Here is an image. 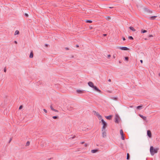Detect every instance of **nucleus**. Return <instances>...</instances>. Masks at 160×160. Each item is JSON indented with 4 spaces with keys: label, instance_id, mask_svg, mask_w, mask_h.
I'll use <instances>...</instances> for the list:
<instances>
[{
    "label": "nucleus",
    "instance_id": "obj_45",
    "mask_svg": "<svg viewBox=\"0 0 160 160\" xmlns=\"http://www.w3.org/2000/svg\"><path fill=\"white\" fill-rule=\"evenodd\" d=\"M14 42L16 43V44H17V42L16 41H14Z\"/></svg>",
    "mask_w": 160,
    "mask_h": 160
},
{
    "label": "nucleus",
    "instance_id": "obj_35",
    "mask_svg": "<svg viewBox=\"0 0 160 160\" xmlns=\"http://www.w3.org/2000/svg\"><path fill=\"white\" fill-rule=\"evenodd\" d=\"M6 71H7L6 68V67H5L4 69V72H6Z\"/></svg>",
    "mask_w": 160,
    "mask_h": 160
},
{
    "label": "nucleus",
    "instance_id": "obj_31",
    "mask_svg": "<svg viewBox=\"0 0 160 160\" xmlns=\"http://www.w3.org/2000/svg\"><path fill=\"white\" fill-rule=\"evenodd\" d=\"M12 137H11L10 138V140H9V142L8 143H10V142L12 141Z\"/></svg>",
    "mask_w": 160,
    "mask_h": 160
},
{
    "label": "nucleus",
    "instance_id": "obj_20",
    "mask_svg": "<svg viewBox=\"0 0 160 160\" xmlns=\"http://www.w3.org/2000/svg\"><path fill=\"white\" fill-rule=\"evenodd\" d=\"M142 105H140L137 107V108L138 109H142Z\"/></svg>",
    "mask_w": 160,
    "mask_h": 160
},
{
    "label": "nucleus",
    "instance_id": "obj_55",
    "mask_svg": "<svg viewBox=\"0 0 160 160\" xmlns=\"http://www.w3.org/2000/svg\"><path fill=\"white\" fill-rule=\"evenodd\" d=\"M159 76L160 77V73H159Z\"/></svg>",
    "mask_w": 160,
    "mask_h": 160
},
{
    "label": "nucleus",
    "instance_id": "obj_25",
    "mask_svg": "<svg viewBox=\"0 0 160 160\" xmlns=\"http://www.w3.org/2000/svg\"><path fill=\"white\" fill-rule=\"evenodd\" d=\"M93 112H94L95 113H96V115L97 116H100L98 112H97L96 111H93Z\"/></svg>",
    "mask_w": 160,
    "mask_h": 160
},
{
    "label": "nucleus",
    "instance_id": "obj_12",
    "mask_svg": "<svg viewBox=\"0 0 160 160\" xmlns=\"http://www.w3.org/2000/svg\"><path fill=\"white\" fill-rule=\"evenodd\" d=\"M33 57V52L32 50L31 51L29 57L30 58H32Z\"/></svg>",
    "mask_w": 160,
    "mask_h": 160
},
{
    "label": "nucleus",
    "instance_id": "obj_18",
    "mask_svg": "<svg viewBox=\"0 0 160 160\" xmlns=\"http://www.w3.org/2000/svg\"><path fill=\"white\" fill-rule=\"evenodd\" d=\"M129 28L131 30H132L133 32H135L136 31V29H135L132 26L129 27Z\"/></svg>",
    "mask_w": 160,
    "mask_h": 160
},
{
    "label": "nucleus",
    "instance_id": "obj_38",
    "mask_svg": "<svg viewBox=\"0 0 160 160\" xmlns=\"http://www.w3.org/2000/svg\"><path fill=\"white\" fill-rule=\"evenodd\" d=\"M149 39V38L148 37L147 38H144V39L146 40H148Z\"/></svg>",
    "mask_w": 160,
    "mask_h": 160
},
{
    "label": "nucleus",
    "instance_id": "obj_47",
    "mask_svg": "<svg viewBox=\"0 0 160 160\" xmlns=\"http://www.w3.org/2000/svg\"><path fill=\"white\" fill-rule=\"evenodd\" d=\"M81 144H84V142H81Z\"/></svg>",
    "mask_w": 160,
    "mask_h": 160
},
{
    "label": "nucleus",
    "instance_id": "obj_10",
    "mask_svg": "<svg viewBox=\"0 0 160 160\" xmlns=\"http://www.w3.org/2000/svg\"><path fill=\"white\" fill-rule=\"evenodd\" d=\"M113 117L112 115H110L108 116H105V118L108 120H112V118Z\"/></svg>",
    "mask_w": 160,
    "mask_h": 160
},
{
    "label": "nucleus",
    "instance_id": "obj_43",
    "mask_svg": "<svg viewBox=\"0 0 160 160\" xmlns=\"http://www.w3.org/2000/svg\"><path fill=\"white\" fill-rule=\"evenodd\" d=\"M140 62L141 63H143V61L142 60H140Z\"/></svg>",
    "mask_w": 160,
    "mask_h": 160
},
{
    "label": "nucleus",
    "instance_id": "obj_13",
    "mask_svg": "<svg viewBox=\"0 0 160 160\" xmlns=\"http://www.w3.org/2000/svg\"><path fill=\"white\" fill-rule=\"evenodd\" d=\"M144 10L145 12H149V13H152V11H150V10H149L147 8H145L144 9Z\"/></svg>",
    "mask_w": 160,
    "mask_h": 160
},
{
    "label": "nucleus",
    "instance_id": "obj_32",
    "mask_svg": "<svg viewBox=\"0 0 160 160\" xmlns=\"http://www.w3.org/2000/svg\"><path fill=\"white\" fill-rule=\"evenodd\" d=\"M24 15L25 17H28V14L27 13H25L24 14Z\"/></svg>",
    "mask_w": 160,
    "mask_h": 160
},
{
    "label": "nucleus",
    "instance_id": "obj_16",
    "mask_svg": "<svg viewBox=\"0 0 160 160\" xmlns=\"http://www.w3.org/2000/svg\"><path fill=\"white\" fill-rule=\"evenodd\" d=\"M98 149H93L92 150H91V152L92 153H95L97 152H98Z\"/></svg>",
    "mask_w": 160,
    "mask_h": 160
},
{
    "label": "nucleus",
    "instance_id": "obj_26",
    "mask_svg": "<svg viewBox=\"0 0 160 160\" xmlns=\"http://www.w3.org/2000/svg\"><path fill=\"white\" fill-rule=\"evenodd\" d=\"M29 145H30V142L29 141H27L26 143V147L28 146Z\"/></svg>",
    "mask_w": 160,
    "mask_h": 160
},
{
    "label": "nucleus",
    "instance_id": "obj_21",
    "mask_svg": "<svg viewBox=\"0 0 160 160\" xmlns=\"http://www.w3.org/2000/svg\"><path fill=\"white\" fill-rule=\"evenodd\" d=\"M52 118L54 119H58L59 117L58 116H54L52 117Z\"/></svg>",
    "mask_w": 160,
    "mask_h": 160
},
{
    "label": "nucleus",
    "instance_id": "obj_22",
    "mask_svg": "<svg viewBox=\"0 0 160 160\" xmlns=\"http://www.w3.org/2000/svg\"><path fill=\"white\" fill-rule=\"evenodd\" d=\"M130 156L129 153H127V159L128 160L130 159Z\"/></svg>",
    "mask_w": 160,
    "mask_h": 160
},
{
    "label": "nucleus",
    "instance_id": "obj_19",
    "mask_svg": "<svg viewBox=\"0 0 160 160\" xmlns=\"http://www.w3.org/2000/svg\"><path fill=\"white\" fill-rule=\"evenodd\" d=\"M85 22H86V23H91L92 22V21L91 20H85Z\"/></svg>",
    "mask_w": 160,
    "mask_h": 160
},
{
    "label": "nucleus",
    "instance_id": "obj_34",
    "mask_svg": "<svg viewBox=\"0 0 160 160\" xmlns=\"http://www.w3.org/2000/svg\"><path fill=\"white\" fill-rule=\"evenodd\" d=\"M116 54H114L113 55V57L114 58H115L116 57Z\"/></svg>",
    "mask_w": 160,
    "mask_h": 160
},
{
    "label": "nucleus",
    "instance_id": "obj_54",
    "mask_svg": "<svg viewBox=\"0 0 160 160\" xmlns=\"http://www.w3.org/2000/svg\"><path fill=\"white\" fill-rule=\"evenodd\" d=\"M74 57V56H72V58H73Z\"/></svg>",
    "mask_w": 160,
    "mask_h": 160
},
{
    "label": "nucleus",
    "instance_id": "obj_23",
    "mask_svg": "<svg viewBox=\"0 0 160 160\" xmlns=\"http://www.w3.org/2000/svg\"><path fill=\"white\" fill-rule=\"evenodd\" d=\"M147 32V31L145 30L142 29L141 31V32L142 33H144L145 32Z\"/></svg>",
    "mask_w": 160,
    "mask_h": 160
},
{
    "label": "nucleus",
    "instance_id": "obj_14",
    "mask_svg": "<svg viewBox=\"0 0 160 160\" xmlns=\"http://www.w3.org/2000/svg\"><path fill=\"white\" fill-rule=\"evenodd\" d=\"M139 116L142 118L144 120H146L147 119V118L146 117L140 114H139Z\"/></svg>",
    "mask_w": 160,
    "mask_h": 160
},
{
    "label": "nucleus",
    "instance_id": "obj_29",
    "mask_svg": "<svg viewBox=\"0 0 160 160\" xmlns=\"http://www.w3.org/2000/svg\"><path fill=\"white\" fill-rule=\"evenodd\" d=\"M111 19V17L109 16H107L106 17V19L107 20H108Z\"/></svg>",
    "mask_w": 160,
    "mask_h": 160
},
{
    "label": "nucleus",
    "instance_id": "obj_3",
    "mask_svg": "<svg viewBox=\"0 0 160 160\" xmlns=\"http://www.w3.org/2000/svg\"><path fill=\"white\" fill-rule=\"evenodd\" d=\"M101 121L102 122V124L103 125L102 127V129L103 131V129H105L107 127V123L102 119H101Z\"/></svg>",
    "mask_w": 160,
    "mask_h": 160
},
{
    "label": "nucleus",
    "instance_id": "obj_51",
    "mask_svg": "<svg viewBox=\"0 0 160 160\" xmlns=\"http://www.w3.org/2000/svg\"><path fill=\"white\" fill-rule=\"evenodd\" d=\"M52 158H48V160H51Z\"/></svg>",
    "mask_w": 160,
    "mask_h": 160
},
{
    "label": "nucleus",
    "instance_id": "obj_27",
    "mask_svg": "<svg viewBox=\"0 0 160 160\" xmlns=\"http://www.w3.org/2000/svg\"><path fill=\"white\" fill-rule=\"evenodd\" d=\"M129 59V57H125V60L127 61H128Z\"/></svg>",
    "mask_w": 160,
    "mask_h": 160
},
{
    "label": "nucleus",
    "instance_id": "obj_42",
    "mask_svg": "<svg viewBox=\"0 0 160 160\" xmlns=\"http://www.w3.org/2000/svg\"><path fill=\"white\" fill-rule=\"evenodd\" d=\"M76 47L77 48H78L79 47V46L77 44L76 45Z\"/></svg>",
    "mask_w": 160,
    "mask_h": 160
},
{
    "label": "nucleus",
    "instance_id": "obj_50",
    "mask_svg": "<svg viewBox=\"0 0 160 160\" xmlns=\"http://www.w3.org/2000/svg\"><path fill=\"white\" fill-rule=\"evenodd\" d=\"M108 81L109 82H111V79H109L108 80Z\"/></svg>",
    "mask_w": 160,
    "mask_h": 160
},
{
    "label": "nucleus",
    "instance_id": "obj_49",
    "mask_svg": "<svg viewBox=\"0 0 160 160\" xmlns=\"http://www.w3.org/2000/svg\"><path fill=\"white\" fill-rule=\"evenodd\" d=\"M45 45V46H46V47H47L48 46V44H46Z\"/></svg>",
    "mask_w": 160,
    "mask_h": 160
},
{
    "label": "nucleus",
    "instance_id": "obj_37",
    "mask_svg": "<svg viewBox=\"0 0 160 160\" xmlns=\"http://www.w3.org/2000/svg\"><path fill=\"white\" fill-rule=\"evenodd\" d=\"M153 36L152 35H149L148 37L149 38L151 37H153Z\"/></svg>",
    "mask_w": 160,
    "mask_h": 160
},
{
    "label": "nucleus",
    "instance_id": "obj_8",
    "mask_svg": "<svg viewBox=\"0 0 160 160\" xmlns=\"http://www.w3.org/2000/svg\"><path fill=\"white\" fill-rule=\"evenodd\" d=\"M88 84L90 87L92 88L94 86L93 83L91 81H89L88 82Z\"/></svg>",
    "mask_w": 160,
    "mask_h": 160
},
{
    "label": "nucleus",
    "instance_id": "obj_24",
    "mask_svg": "<svg viewBox=\"0 0 160 160\" xmlns=\"http://www.w3.org/2000/svg\"><path fill=\"white\" fill-rule=\"evenodd\" d=\"M19 34V32L18 30H16V31L14 35H18Z\"/></svg>",
    "mask_w": 160,
    "mask_h": 160
},
{
    "label": "nucleus",
    "instance_id": "obj_53",
    "mask_svg": "<svg viewBox=\"0 0 160 160\" xmlns=\"http://www.w3.org/2000/svg\"><path fill=\"white\" fill-rule=\"evenodd\" d=\"M74 138V137H73L72 138H72V139H73V138Z\"/></svg>",
    "mask_w": 160,
    "mask_h": 160
},
{
    "label": "nucleus",
    "instance_id": "obj_4",
    "mask_svg": "<svg viewBox=\"0 0 160 160\" xmlns=\"http://www.w3.org/2000/svg\"><path fill=\"white\" fill-rule=\"evenodd\" d=\"M120 133L121 135V138L122 140H124L125 139L124 134L123 133V131L122 129H121L120 131Z\"/></svg>",
    "mask_w": 160,
    "mask_h": 160
},
{
    "label": "nucleus",
    "instance_id": "obj_41",
    "mask_svg": "<svg viewBox=\"0 0 160 160\" xmlns=\"http://www.w3.org/2000/svg\"><path fill=\"white\" fill-rule=\"evenodd\" d=\"M122 38L123 40V41H125V40H126V39H125V38L124 37H122Z\"/></svg>",
    "mask_w": 160,
    "mask_h": 160
},
{
    "label": "nucleus",
    "instance_id": "obj_2",
    "mask_svg": "<svg viewBox=\"0 0 160 160\" xmlns=\"http://www.w3.org/2000/svg\"><path fill=\"white\" fill-rule=\"evenodd\" d=\"M120 120V118L118 114L115 115V122L117 123H119Z\"/></svg>",
    "mask_w": 160,
    "mask_h": 160
},
{
    "label": "nucleus",
    "instance_id": "obj_52",
    "mask_svg": "<svg viewBox=\"0 0 160 160\" xmlns=\"http://www.w3.org/2000/svg\"><path fill=\"white\" fill-rule=\"evenodd\" d=\"M119 63H121V61H119Z\"/></svg>",
    "mask_w": 160,
    "mask_h": 160
},
{
    "label": "nucleus",
    "instance_id": "obj_39",
    "mask_svg": "<svg viewBox=\"0 0 160 160\" xmlns=\"http://www.w3.org/2000/svg\"><path fill=\"white\" fill-rule=\"evenodd\" d=\"M65 49L66 50H69V48H67V47H66L65 48Z\"/></svg>",
    "mask_w": 160,
    "mask_h": 160
},
{
    "label": "nucleus",
    "instance_id": "obj_5",
    "mask_svg": "<svg viewBox=\"0 0 160 160\" xmlns=\"http://www.w3.org/2000/svg\"><path fill=\"white\" fill-rule=\"evenodd\" d=\"M105 130V129H103V130L102 131V137L104 138L106 137L107 135L106 131Z\"/></svg>",
    "mask_w": 160,
    "mask_h": 160
},
{
    "label": "nucleus",
    "instance_id": "obj_17",
    "mask_svg": "<svg viewBox=\"0 0 160 160\" xmlns=\"http://www.w3.org/2000/svg\"><path fill=\"white\" fill-rule=\"evenodd\" d=\"M50 108L53 111H54L55 112H58V111L56 109H55L54 108H53V107H52V105L50 106Z\"/></svg>",
    "mask_w": 160,
    "mask_h": 160
},
{
    "label": "nucleus",
    "instance_id": "obj_1",
    "mask_svg": "<svg viewBox=\"0 0 160 160\" xmlns=\"http://www.w3.org/2000/svg\"><path fill=\"white\" fill-rule=\"evenodd\" d=\"M159 148H155L153 146H151L150 147V151L151 155L153 156L154 154L158 152Z\"/></svg>",
    "mask_w": 160,
    "mask_h": 160
},
{
    "label": "nucleus",
    "instance_id": "obj_40",
    "mask_svg": "<svg viewBox=\"0 0 160 160\" xmlns=\"http://www.w3.org/2000/svg\"><path fill=\"white\" fill-rule=\"evenodd\" d=\"M111 55H110V54H109V55H108V58H110V57H111Z\"/></svg>",
    "mask_w": 160,
    "mask_h": 160
},
{
    "label": "nucleus",
    "instance_id": "obj_46",
    "mask_svg": "<svg viewBox=\"0 0 160 160\" xmlns=\"http://www.w3.org/2000/svg\"><path fill=\"white\" fill-rule=\"evenodd\" d=\"M85 145V147H87V145H88L87 144H86V143L85 144V145Z\"/></svg>",
    "mask_w": 160,
    "mask_h": 160
},
{
    "label": "nucleus",
    "instance_id": "obj_7",
    "mask_svg": "<svg viewBox=\"0 0 160 160\" xmlns=\"http://www.w3.org/2000/svg\"><path fill=\"white\" fill-rule=\"evenodd\" d=\"M147 135L148 136L151 138L152 137V133L151 131L150 130H148L147 131Z\"/></svg>",
    "mask_w": 160,
    "mask_h": 160
},
{
    "label": "nucleus",
    "instance_id": "obj_15",
    "mask_svg": "<svg viewBox=\"0 0 160 160\" xmlns=\"http://www.w3.org/2000/svg\"><path fill=\"white\" fill-rule=\"evenodd\" d=\"M157 17V16H151L149 18L151 20H154Z\"/></svg>",
    "mask_w": 160,
    "mask_h": 160
},
{
    "label": "nucleus",
    "instance_id": "obj_9",
    "mask_svg": "<svg viewBox=\"0 0 160 160\" xmlns=\"http://www.w3.org/2000/svg\"><path fill=\"white\" fill-rule=\"evenodd\" d=\"M119 48L122 50H128L129 49L126 47H120Z\"/></svg>",
    "mask_w": 160,
    "mask_h": 160
},
{
    "label": "nucleus",
    "instance_id": "obj_44",
    "mask_svg": "<svg viewBox=\"0 0 160 160\" xmlns=\"http://www.w3.org/2000/svg\"><path fill=\"white\" fill-rule=\"evenodd\" d=\"M107 35V34H103V36H106Z\"/></svg>",
    "mask_w": 160,
    "mask_h": 160
},
{
    "label": "nucleus",
    "instance_id": "obj_33",
    "mask_svg": "<svg viewBox=\"0 0 160 160\" xmlns=\"http://www.w3.org/2000/svg\"><path fill=\"white\" fill-rule=\"evenodd\" d=\"M102 117L100 115V116H98V118L99 119H102Z\"/></svg>",
    "mask_w": 160,
    "mask_h": 160
},
{
    "label": "nucleus",
    "instance_id": "obj_6",
    "mask_svg": "<svg viewBox=\"0 0 160 160\" xmlns=\"http://www.w3.org/2000/svg\"><path fill=\"white\" fill-rule=\"evenodd\" d=\"M93 88L94 90L98 92H101V91L99 90L96 86H94L93 88Z\"/></svg>",
    "mask_w": 160,
    "mask_h": 160
},
{
    "label": "nucleus",
    "instance_id": "obj_30",
    "mask_svg": "<svg viewBox=\"0 0 160 160\" xmlns=\"http://www.w3.org/2000/svg\"><path fill=\"white\" fill-rule=\"evenodd\" d=\"M22 108H23V106L22 105H21L20 106V107L19 108V110H21Z\"/></svg>",
    "mask_w": 160,
    "mask_h": 160
},
{
    "label": "nucleus",
    "instance_id": "obj_11",
    "mask_svg": "<svg viewBox=\"0 0 160 160\" xmlns=\"http://www.w3.org/2000/svg\"><path fill=\"white\" fill-rule=\"evenodd\" d=\"M84 90H82L80 89H77L76 90V92L79 94H81L84 92Z\"/></svg>",
    "mask_w": 160,
    "mask_h": 160
},
{
    "label": "nucleus",
    "instance_id": "obj_28",
    "mask_svg": "<svg viewBox=\"0 0 160 160\" xmlns=\"http://www.w3.org/2000/svg\"><path fill=\"white\" fill-rule=\"evenodd\" d=\"M128 38L130 40H133V38L132 36H129L128 37Z\"/></svg>",
    "mask_w": 160,
    "mask_h": 160
},
{
    "label": "nucleus",
    "instance_id": "obj_48",
    "mask_svg": "<svg viewBox=\"0 0 160 160\" xmlns=\"http://www.w3.org/2000/svg\"><path fill=\"white\" fill-rule=\"evenodd\" d=\"M114 8V7H109V8Z\"/></svg>",
    "mask_w": 160,
    "mask_h": 160
},
{
    "label": "nucleus",
    "instance_id": "obj_36",
    "mask_svg": "<svg viewBox=\"0 0 160 160\" xmlns=\"http://www.w3.org/2000/svg\"><path fill=\"white\" fill-rule=\"evenodd\" d=\"M43 111H44L45 113H47V110L46 109H43Z\"/></svg>",
    "mask_w": 160,
    "mask_h": 160
}]
</instances>
